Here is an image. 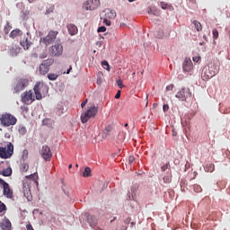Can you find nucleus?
<instances>
[{
    "instance_id": "nucleus-1",
    "label": "nucleus",
    "mask_w": 230,
    "mask_h": 230,
    "mask_svg": "<svg viewBox=\"0 0 230 230\" xmlns=\"http://www.w3.org/2000/svg\"><path fill=\"white\" fill-rule=\"evenodd\" d=\"M218 71H220V66L215 63H210L202 69L201 78L204 81L210 80V78L218 75Z\"/></svg>"
},
{
    "instance_id": "nucleus-2",
    "label": "nucleus",
    "mask_w": 230,
    "mask_h": 230,
    "mask_svg": "<svg viewBox=\"0 0 230 230\" xmlns=\"http://www.w3.org/2000/svg\"><path fill=\"white\" fill-rule=\"evenodd\" d=\"M13 155V144L6 142L0 146V157L1 159H10Z\"/></svg>"
},
{
    "instance_id": "nucleus-3",
    "label": "nucleus",
    "mask_w": 230,
    "mask_h": 230,
    "mask_svg": "<svg viewBox=\"0 0 230 230\" xmlns=\"http://www.w3.org/2000/svg\"><path fill=\"white\" fill-rule=\"evenodd\" d=\"M48 85L40 82H37L33 87L36 100H42V96H46V94H48Z\"/></svg>"
},
{
    "instance_id": "nucleus-4",
    "label": "nucleus",
    "mask_w": 230,
    "mask_h": 230,
    "mask_svg": "<svg viewBox=\"0 0 230 230\" xmlns=\"http://www.w3.org/2000/svg\"><path fill=\"white\" fill-rule=\"evenodd\" d=\"M0 123L3 127H11L17 123V118L10 113H4L0 115Z\"/></svg>"
},
{
    "instance_id": "nucleus-5",
    "label": "nucleus",
    "mask_w": 230,
    "mask_h": 230,
    "mask_svg": "<svg viewBox=\"0 0 230 230\" xmlns=\"http://www.w3.org/2000/svg\"><path fill=\"white\" fill-rule=\"evenodd\" d=\"M29 85L30 80H28V78L18 79L13 90V94H19V93L24 91V89H26V87H28Z\"/></svg>"
},
{
    "instance_id": "nucleus-6",
    "label": "nucleus",
    "mask_w": 230,
    "mask_h": 230,
    "mask_svg": "<svg viewBox=\"0 0 230 230\" xmlns=\"http://www.w3.org/2000/svg\"><path fill=\"white\" fill-rule=\"evenodd\" d=\"M98 113V109H96L95 106H93L92 108L88 109L86 112L82 113L81 115V121L82 123H87L91 118H94L96 114Z\"/></svg>"
},
{
    "instance_id": "nucleus-7",
    "label": "nucleus",
    "mask_w": 230,
    "mask_h": 230,
    "mask_svg": "<svg viewBox=\"0 0 230 230\" xmlns=\"http://www.w3.org/2000/svg\"><path fill=\"white\" fill-rule=\"evenodd\" d=\"M53 62H55L53 58L44 60L39 67L40 75H48L49 73V66H53Z\"/></svg>"
},
{
    "instance_id": "nucleus-8",
    "label": "nucleus",
    "mask_w": 230,
    "mask_h": 230,
    "mask_svg": "<svg viewBox=\"0 0 230 230\" xmlns=\"http://www.w3.org/2000/svg\"><path fill=\"white\" fill-rule=\"evenodd\" d=\"M175 97L181 102H186L188 98H191V91H190V88H181Z\"/></svg>"
},
{
    "instance_id": "nucleus-9",
    "label": "nucleus",
    "mask_w": 230,
    "mask_h": 230,
    "mask_svg": "<svg viewBox=\"0 0 230 230\" xmlns=\"http://www.w3.org/2000/svg\"><path fill=\"white\" fill-rule=\"evenodd\" d=\"M34 100L35 96H33V92H31V90L22 93V102L25 105H31Z\"/></svg>"
},
{
    "instance_id": "nucleus-10",
    "label": "nucleus",
    "mask_w": 230,
    "mask_h": 230,
    "mask_svg": "<svg viewBox=\"0 0 230 230\" xmlns=\"http://www.w3.org/2000/svg\"><path fill=\"white\" fill-rule=\"evenodd\" d=\"M51 57H60L64 53V47L61 44H55L49 48Z\"/></svg>"
},
{
    "instance_id": "nucleus-11",
    "label": "nucleus",
    "mask_w": 230,
    "mask_h": 230,
    "mask_svg": "<svg viewBox=\"0 0 230 230\" xmlns=\"http://www.w3.org/2000/svg\"><path fill=\"white\" fill-rule=\"evenodd\" d=\"M0 184L3 186L4 197H7V199H12V197H13V192L12 191V189H10V184H8L6 181H4V180L1 178Z\"/></svg>"
},
{
    "instance_id": "nucleus-12",
    "label": "nucleus",
    "mask_w": 230,
    "mask_h": 230,
    "mask_svg": "<svg viewBox=\"0 0 230 230\" xmlns=\"http://www.w3.org/2000/svg\"><path fill=\"white\" fill-rule=\"evenodd\" d=\"M58 35V31H50L49 34L43 38V44H45V46H49V44L55 41V39H57Z\"/></svg>"
},
{
    "instance_id": "nucleus-13",
    "label": "nucleus",
    "mask_w": 230,
    "mask_h": 230,
    "mask_svg": "<svg viewBox=\"0 0 230 230\" xmlns=\"http://www.w3.org/2000/svg\"><path fill=\"white\" fill-rule=\"evenodd\" d=\"M32 44L31 35H30V32H27L26 35L23 36V40L20 41V45L22 46L23 49H30Z\"/></svg>"
},
{
    "instance_id": "nucleus-14",
    "label": "nucleus",
    "mask_w": 230,
    "mask_h": 230,
    "mask_svg": "<svg viewBox=\"0 0 230 230\" xmlns=\"http://www.w3.org/2000/svg\"><path fill=\"white\" fill-rule=\"evenodd\" d=\"M41 157L45 161H51V158L53 157V153H51V149L48 146H43L41 149Z\"/></svg>"
},
{
    "instance_id": "nucleus-15",
    "label": "nucleus",
    "mask_w": 230,
    "mask_h": 230,
    "mask_svg": "<svg viewBox=\"0 0 230 230\" xmlns=\"http://www.w3.org/2000/svg\"><path fill=\"white\" fill-rule=\"evenodd\" d=\"M98 6H100V0H88L84 4L83 8L93 11L96 10Z\"/></svg>"
},
{
    "instance_id": "nucleus-16",
    "label": "nucleus",
    "mask_w": 230,
    "mask_h": 230,
    "mask_svg": "<svg viewBox=\"0 0 230 230\" xmlns=\"http://www.w3.org/2000/svg\"><path fill=\"white\" fill-rule=\"evenodd\" d=\"M182 70L183 73H190V71H193V62L190 58H185L182 64Z\"/></svg>"
},
{
    "instance_id": "nucleus-17",
    "label": "nucleus",
    "mask_w": 230,
    "mask_h": 230,
    "mask_svg": "<svg viewBox=\"0 0 230 230\" xmlns=\"http://www.w3.org/2000/svg\"><path fill=\"white\" fill-rule=\"evenodd\" d=\"M22 193L27 200H31V190L30 189V184L28 182H23L22 184Z\"/></svg>"
},
{
    "instance_id": "nucleus-18",
    "label": "nucleus",
    "mask_w": 230,
    "mask_h": 230,
    "mask_svg": "<svg viewBox=\"0 0 230 230\" xmlns=\"http://www.w3.org/2000/svg\"><path fill=\"white\" fill-rule=\"evenodd\" d=\"M0 228L2 230H12V223L6 217H4L0 223Z\"/></svg>"
},
{
    "instance_id": "nucleus-19",
    "label": "nucleus",
    "mask_w": 230,
    "mask_h": 230,
    "mask_svg": "<svg viewBox=\"0 0 230 230\" xmlns=\"http://www.w3.org/2000/svg\"><path fill=\"white\" fill-rule=\"evenodd\" d=\"M105 19H116V11L111 9H105L103 11Z\"/></svg>"
},
{
    "instance_id": "nucleus-20",
    "label": "nucleus",
    "mask_w": 230,
    "mask_h": 230,
    "mask_svg": "<svg viewBox=\"0 0 230 230\" xmlns=\"http://www.w3.org/2000/svg\"><path fill=\"white\" fill-rule=\"evenodd\" d=\"M67 31L69 35H76V33H78V28L76 27V25L73 24V23H69L67 26Z\"/></svg>"
},
{
    "instance_id": "nucleus-21",
    "label": "nucleus",
    "mask_w": 230,
    "mask_h": 230,
    "mask_svg": "<svg viewBox=\"0 0 230 230\" xmlns=\"http://www.w3.org/2000/svg\"><path fill=\"white\" fill-rule=\"evenodd\" d=\"M87 220H88V224L90 226H92L93 228L96 227V226L98 224V219H96V217L88 216Z\"/></svg>"
},
{
    "instance_id": "nucleus-22",
    "label": "nucleus",
    "mask_w": 230,
    "mask_h": 230,
    "mask_svg": "<svg viewBox=\"0 0 230 230\" xmlns=\"http://www.w3.org/2000/svg\"><path fill=\"white\" fill-rule=\"evenodd\" d=\"M21 35H22V31L15 29L10 32L9 37H11V39H17V37H21Z\"/></svg>"
},
{
    "instance_id": "nucleus-23",
    "label": "nucleus",
    "mask_w": 230,
    "mask_h": 230,
    "mask_svg": "<svg viewBox=\"0 0 230 230\" xmlns=\"http://www.w3.org/2000/svg\"><path fill=\"white\" fill-rule=\"evenodd\" d=\"M27 179H31V181H34L35 184L39 186V173L34 172L29 176H26Z\"/></svg>"
},
{
    "instance_id": "nucleus-24",
    "label": "nucleus",
    "mask_w": 230,
    "mask_h": 230,
    "mask_svg": "<svg viewBox=\"0 0 230 230\" xmlns=\"http://www.w3.org/2000/svg\"><path fill=\"white\" fill-rule=\"evenodd\" d=\"M205 172H207L208 173H213V172H215V164H208L205 167H204Z\"/></svg>"
},
{
    "instance_id": "nucleus-25",
    "label": "nucleus",
    "mask_w": 230,
    "mask_h": 230,
    "mask_svg": "<svg viewBox=\"0 0 230 230\" xmlns=\"http://www.w3.org/2000/svg\"><path fill=\"white\" fill-rule=\"evenodd\" d=\"M21 53V47H13L11 49H10V54L13 56V57H17V55Z\"/></svg>"
},
{
    "instance_id": "nucleus-26",
    "label": "nucleus",
    "mask_w": 230,
    "mask_h": 230,
    "mask_svg": "<svg viewBox=\"0 0 230 230\" xmlns=\"http://www.w3.org/2000/svg\"><path fill=\"white\" fill-rule=\"evenodd\" d=\"M0 175H3L4 177H10V175H12V168L8 167L4 169L2 172H0Z\"/></svg>"
},
{
    "instance_id": "nucleus-27",
    "label": "nucleus",
    "mask_w": 230,
    "mask_h": 230,
    "mask_svg": "<svg viewBox=\"0 0 230 230\" xmlns=\"http://www.w3.org/2000/svg\"><path fill=\"white\" fill-rule=\"evenodd\" d=\"M194 28L197 30V31H202V24L200 22L194 20L193 21Z\"/></svg>"
},
{
    "instance_id": "nucleus-28",
    "label": "nucleus",
    "mask_w": 230,
    "mask_h": 230,
    "mask_svg": "<svg viewBox=\"0 0 230 230\" xmlns=\"http://www.w3.org/2000/svg\"><path fill=\"white\" fill-rule=\"evenodd\" d=\"M160 6L163 10H172L173 7L164 2L160 3Z\"/></svg>"
},
{
    "instance_id": "nucleus-29",
    "label": "nucleus",
    "mask_w": 230,
    "mask_h": 230,
    "mask_svg": "<svg viewBox=\"0 0 230 230\" xmlns=\"http://www.w3.org/2000/svg\"><path fill=\"white\" fill-rule=\"evenodd\" d=\"M54 10H55V5L54 4H49L48 7H47L45 14L49 15V13H53Z\"/></svg>"
},
{
    "instance_id": "nucleus-30",
    "label": "nucleus",
    "mask_w": 230,
    "mask_h": 230,
    "mask_svg": "<svg viewBox=\"0 0 230 230\" xmlns=\"http://www.w3.org/2000/svg\"><path fill=\"white\" fill-rule=\"evenodd\" d=\"M28 170H30V165L26 163H23L21 164V171L23 172L24 173H26V172H28Z\"/></svg>"
},
{
    "instance_id": "nucleus-31",
    "label": "nucleus",
    "mask_w": 230,
    "mask_h": 230,
    "mask_svg": "<svg viewBox=\"0 0 230 230\" xmlns=\"http://www.w3.org/2000/svg\"><path fill=\"white\" fill-rule=\"evenodd\" d=\"M164 182L165 184H170V182H172V172H170L169 175L164 177Z\"/></svg>"
},
{
    "instance_id": "nucleus-32",
    "label": "nucleus",
    "mask_w": 230,
    "mask_h": 230,
    "mask_svg": "<svg viewBox=\"0 0 230 230\" xmlns=\"http://www.w3.org/2000/svg\"><path fill=\"white\" fill-rule=\"evenodd\" d=\"M10 30H12V26L10 25L9 22H7L4 27V32L5 35H8L10 33Z\"/></svg>"
},
{
    "instance_id": "nucleus-33",
    "label": "nucleus",
    "mask_w": 230,
    "mask_h": 230,
    "mask_svg": "<svg viewBox=\"0 0 230 230\" xmlns=\"http://www.w3.org/2000/svg\"><path fill=\"white\" fill-rule=\"evenodd\" d=\"M83 177H91V169L89 167L84 168Z\"/></svg>"
},
{
    "instance_id": "nucleus-34",
    "label": "nucleus",
    "mask_w": 230,
    "mask_h": 230,
    "mask_svg": "<svg viewBox=\"0 0 230 230\" xmlns=\"http://www.w3.org/2000/svg\"><path fill=\"white\" fill-rule=\"evenodd\" d=\"M49 80L55 81L58 78V74H49L48 75Z\"/></svg>"
},
{
    "instance_id": "nucleus-35",
    "label": "nucleus",
    "mask_w": 230,
    "mask_h": 230,
    "mask_svg": "<svg viewBox=\"0 0 230 230\" xmlns=\"http://www.w3.org/2000/svg\"><path fill=\"white\" fill-rule=\"evenodd\" d=\"M147 13H149V15H159V13L152 8L147 9Z\"/></svg>"
},
{
    "instance_id": "nucleus-36",
    "label": "nucleus",
    "mask_w": 230,
    "mask_h": 230,
    "mask_svg": "<svg viewBox=\"0 0 230 230\" xmlns=\"http://www.w3.org/2000/svg\"><path fill=\"white\" fill-rule=\"evenodd\" d=\"M102 66L107 71H111V67L109 66V62H107L106 60L102 62Z\"/></svg>"
},
{
    "instance_id": "nucleus-37",
    "label": "nucleus",
    "mask_w": 230,
    "mask_h": 230,
    "mask_svg": "<svg viewBox=\"0 0 230 230\" xmlns=\"http://www.w3.org/2000/svg\"><path fill=\"white\" fill-rule=\"evenodd\" d=\"M193 190L196 193H200V191H202V187H200L199 184H195L193 186Z\"/></svg>"
},
{
    "instance_id": "nucleus-38",
    "label": "nucleus",
    "mask_w": 230,
    "mask_h": 230,
    "mask_svg": "<svg viewBox=\"0 0 230 230\" xmlns=\"http://www.w3.org/2000/svg\"><path fill=\"white\" fill-rule=\"evenodd\" d=\"M169 169H170V162H167L165 164H164L161 167L162 172H166V170H169Z\"/></svg>"
},
{
    "instance_id": "nucleus-39",
    "label": "nucleus",
    "mask_w": 230,
    "mask_h": 230,
    "mask_svg": "<svg viewBox=\"0 0 230 230\" xmlns=\"http://www.w3.org/2000/svg\"><path fill=\"white\" fill-rule=\"evenodd\" d=\"M212 34H213L214 40H217V39H218V30L213 29Z\"/></svg>"
},
{
    "instance_id": "nucleus-40",
    "label": "nucleus",
    "mask_w": 230,
    "mask_h": 230,
    "mask_svg": "<svg viewBox=\"0 0 230 230\" xmlns=\"http://www.w3.org/2000/svg\"><path fill=\"white\" fill-rule=\"evenodd\" d=\"M19 132L22 134V136H24L28 130L24 127H20L19 128Z\"/></svg>"
},
{
    "instance_id": "nucleus-41",
    "label": "nucleus",
    "mask_w": 230,
    "mask_h": 230,
    "mask_svg": "<svg viewBox=\"0 0 230 230\" xmlns=\"http://www.w3.org/2000/svg\"><path fill=\"white\" fill-rule=\"evenodd\" d=\"M5 209H6V205H4V203L0 201V213H3V211H5Z\"/></svg>"
},
{
    "instance_id": "nucleus-42",
    "label": "nucleus",
    "mask_w": 230,
    "mask_h": 230,
    "mask_svg": "<svg viewBox=\"0 0 230 230\" xmlns=\"http://www.w3.org/2000/svg\"><path fill=\"white\" fill-rule=\"evenodd\" d=\"M97 31L99 33H103L104 31H107V28L105 26H101L98 28Z\"/></svg>"
},
{
    "instance_id": "nucleus-43",
    "label": "nucleus",
    "mask_w": 230,
    "mask_h": 230,
    "mask_svg": "<svg viewBox=\"0 0 230 230\" xmlns=\"http://www.w3.org/2000/svg\"><path fill=\"white\" fill-rule=\"evenodd\" d=\"M117 85L119 87V89H123L125 87V85H123V81L120 79L117 81Z\"/></svg>"
},
{
    "instance_id": "nucleus-44",
    "label": "nucleus",
    "mask_w": 230,
    "mask_h": 230,
    "mask_svg": "<svg viewBox=\"0 0 230 230\" xmlns=\"http://www.w3.org/2000/svg\"><path fill=\"white\" fill-rule=\"evenodd\" d=\"M103 23L106 24V26H111V20H109V18H104Z\"/></svg>"
},
{
    "instance_id": "nucleus-45",
    "label": "nucleus",
    "mask_w": 230,
    "mask_h": 230,
    "mask_svg": "<svg viewBox=\"0 0 230 230\" xmlns=\"http://www.w3.org/2000/svg\"><path fill=\"white\" fill-rule=\"evenodd\" d=\"M163 111L164 112H168V111H170V106L168 104H164Z\"/></svg>"
},
{
    "instance_id": "nucleus-46",
    "label": "nucleus",
    "mask_w": 230,
    "mask_h": 230,
    "mask_svg": "<svg viewBox=\"0 0 230 230\" xmlns=\"http://www.w3.org/2000/svg\"><path fill=\"white\" fill-rule=\"evenodd\" d=\"M17 8H21V10L24 9V4L23 3H18L16 4Z\"/></svg>"
},
{
    "instance_id": "nucleus-47",
    "label": "nucleus",
    "mask_w": 230,
    "mask_h": 230,
    "mask_svg": "<svg viewBox=\"0 0 230 230\" xmlns=\"http://www.w3.org/2000/svg\"><path fill=\"white\" fill-rule=\"evenodd\" d=\"M120 96H121V91L119 90V91L117 92L116 95H115V99H116V100H119V97H120Z\"/></svg>"
},
{
    "instance_id": "nucleus-48",
    "label": "nucleus",
    "mask_w": 230,
    "mask_h": 230,
    "mask_svg": "<svg viewBox=\"0 0 230 230\" xmlns=\"http://www.w3.org/2000/svg\"><path fill=\"white\" fill-rule=\"evenodd\" d=\"M192 60H193V62H199V60H200V57H199V56H197V57H194V58H192Z\"/></svg>"
},
{
    "instance_id": "nucleus-49",
    "label": "nucleus",
    "mask_w": 230,
    "mask_h": 230,
    "mask_svg": "<svg viewBox=\"0 0 230 230\" xmlns=\"http://www.w3.org/2000/svg\"><path fill=\"white\" fill-rule=\"evenodd\" d=\"M26 229L27 230H35V229H33V226H31V224L26 225Z\"/></svg>"
},
{
    "instance_id": "nucleus-50",
    "label": "nucleus",
    "mask_w": 230,
    "mask_h": 230,
    "mask_svg": "<svg viewBox=\"0 0 230 230\" xmlns=\"http://www.w3.org/2000/svg\"><path fill=\"white\" fill-rule=\"evenodd\" d=\"M173 90V84H170L166 86V91H172Z\"/></svg>"
},
{
    "instance_id": "nucleus-51",
    "label": "nucleus",
    "mask_w": 230,
    "mask_h": 230,
    "mask_svg": "<svg viewBox=\"0 0 230 230\" xmlns=\"http://www.w3.org/2000/svg\"><path fill=\"white\" fill-rule=\"evenodd\" d=\"M134 161H136V157H134V156H129L128 162H129L130 164H132Z\"/></svg>"
},
{
    "instance_id": "nucleus-52",
    "label": "nucleus",
    "mask_w": 230,
    "mask_h": 230,
    "mask_svg": "<svg viewBox=\"0 0 230 230\" xmlns=\"http://www.w3.org/2000/svg\"><path fill=\"white\" fill-rule=\"evenodd\" d=\"M85 105H87V99L84 100V101L81 103L82 109H84V107Z\"/></svg>"
},
{
    "instance_id": "nucleus-53",
    "label": "nucleus",
    "mask_w": 230,
    "mask_h": 230,
    "mask_svg": "<svg viewBox=\"0 0 230 230\" xmlns=\"http://www.w3.org/2000/svg\"><path fill=\"white\" fill-rule=\"evenodd\" d=\"M111 129H112V127H111V126L106 127L107 132H111Z\"/></svg>"
},
{
    "instance_id": "nucleus-54",
    "label": "nucleus",
    "mask_w": 230,
    "mask_h": 230,
    "mask_svg": "<svg viewBox=\"0 0 230 230\" xmlns=\"http://www.w3.org/2000/svg\"><path fill=\"white\" fill-rule=\"evenodd\" d=\"M71 69H73V67L70 66L69 69L66 71V75H69V73H71Z\"/></svg>"
},
{
    "instance_id": "nucleus-55",
    "label": "nucleus",
    "mask_w": 230,
    "mask_h": 230,
    "mask_svg": "<svg viewBox=\"0 0 230 230\" xmlns=\"http://www.w3.org/2000/svg\"><path fill=\"white\" fill-rule=\"evenodd\" d=\"M23 155H26V157H28V150L23 151Z\"/></svg>"
},
{
    "instance_id": "nucleus-56",
    "label": "nucleus",
    "mask_w": 230,
    "mask_h": 230,
    "mask_svg": "<svg viewBox=\"0 0 230 230\" xmlns=\"http://www.w3.org/2000/svg\"><path fill=\"white\" fill-rule=\"evenodd\" d=\"M175 136H177L176 131L172 130V137H175Z\"/></svg>"
},
{
    "instance_id": "nucleus-57",
    "label": "nucleus",
    "mask_w": 230,
    "mask_h": 230,
    "mask_svg": "<svg viewBox=\"0 0 230 230\" xmlns=\"http://www.w3.org/2000/svg\"><path fill=\"white\" fill-rule=\"evenodd\" d=\"M68 168H69V170H71V168H73V164H69Z\"/></svg>"
},
{
    "instance_id": "nucleus-58",
    "label": "nucleus",
    "mask_w": 230,
    "mask_h": 230,
    "mask_svg": "<svg viewBox=\"0 0 230 230\" xmlns=\"http://www.w3.org/2000/svg\"><path fill=\"white\" fill-rule=\"evenodd\" d=\"M35 0H28L29 3H33Z\"/></svg>"
},
{
    "instance_id": "nucleus-59",
    "label": "nucleus",
    "mask_w": 230,
    "mask_h": 230,
    "mask_svg": "<svg viewBox=\"0 0 230 230\" xmlns=\"http://www.w3.org/2000/svg\"><path fill=\"white\" fill-rule=\"evenodd\" d=\"M136 0H128L129 3H134Z\"/></svg>"
},
{
    "instance_id": "nucleus-60",
    "label": "nucleus",
    "mask_w": 230,
    "mask_h": 230,
    "mask_svg": "<svg viewBox=\"0 0 230 230\" xmlns=\"http://www.w3.org/2000/svg\"><path fill=\"white\" fill-rule=\"evenodd\" d=\"M124 127H128V124L126 123V124L124 125Z\"/></svg>"
}]
</instances>
